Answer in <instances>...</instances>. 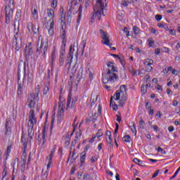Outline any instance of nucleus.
<instances>
[{
	"label": "nucleus",
	"mask_w": 180,
	"mask_h": 180,
	"mask_svg": "<svg viewBox=\"0 0 180 180\" xmlns=\"http://www.w3.org/2000/svg\"><path fill=\"white\" fill-rule=\"evenodd\" d=\"M108 72L105 75V76H103V84H113L115 81H117L119 77H117V75H116L115 72H117V70L115 68V65H113V63L108 62L107 63Z\"/></svg>",
	"instance_id": "1"
},
{
	"label": "nucleus",
	"mask_w": 180,
	"mask_h": 180,
	"mask_svg": "<svg viewBox=\"0 0 180 180\" xmlns=\"http://www.w3.org/2000/svg\"><path fill=\"white\" fill-rule=\"evenodd\" d=\"M103 0H97L96 6H94V13L91 19H96L98 18V20H101V16L102 15L105 16V13H103V10L105 9V4L102 1Z\"/></svg>",
	"instance_id": "2"
},
{
	"label": "nucleus",
	"mask_w": 180,
	"mask_h": 180,
	"mask_svg": "<svg viewBox=\"0 0 180 180\" xmlns=\"http://www.w3.org/2000/svg\"><path fill=\"white\" fill-rule=\"evenodd\" d=\"M14 9H15V0H11L10 4L5 6L6 25H9V23H11V19L13 18Z\"/></svg>",
	"instance_id": "3"
},
{
	"label": "nucleus",
	"mask_w": 180,
	"mask_h": 180,
	"mask_svg": "<svg viewBox=\"0 0 180 180\" xmlns=\"http://www.w3.org/2000/svg\"><path fill=\"white\" fill-rule=\"evenodd\" d=\"M41 37V36L39 37L37 46H39V43H41V44L40 46L37 48V53H41L42 54L43 58H46V53L49 49V43L43 42V40L40 41Z\"/></svg>",
	"instance_id": "4"
},
{
	"label": "nucleus",
	"mask_w": 180,
	"mask_h": 180,
	"mask_svg": "<svg viewBox=\"0 0 180 180\" xmlns=\"http://www.w3.org/2000/svg\"><path fill=\"white\" fill-rule=\"evenodd\" d=\"M47 13H48V16L49 18H50V19L49 20V22H50V27L49 30V34H53V29H54V10L52 8H48L47 9Z\"/></svg>",
	"instance_id": "5"
},
{
	"label": "nucleus",
	"mask_w": 180,
	"mask_h": 180,
	"mask_svg": "<svg viewBox=\"0 0 180 180\" xmlns=\"http://www.w3.org/2000/svg\"><path fill=\"white\" fill-rule=\"evenodd\" d=\"M18 88L17 90V96L20 99V98H22V95H23V83L20 82V64L18 65Z\"/></svg>",
	"instance_id": "6"
},
{
	"label": "nucleus",
	"mask_w": 180,
	"mask_h": 180,
	"mask_svg": "<svg viewBox=\"0 0 180 180\" xmlns=\"http://www.w3.org/2000/svg\"><path fill=\"white\" fill-rule=\"evenodd\" d=\"M26 65H27L26 61H24V76L22 82L23 85H25L26 79L27 81V84H32L33 82V74H32L29 70H27V72H26Z\"/></svg>",
	"instance_id": "7"
},
{
	"label": "nucleus",
	"mask_w": 180,
	"mask_h": 180,
	"mask_svg": "<svg viewBox=\"0 0 180 180\" xmlns=\"http://www.w3.org/2000/svg\"><path fill=\"white\" fill-rule=\"evenodd\" d=\"M65 46H67V42H62L59 56V67H63L64 61H65Z\"/></svg>",
	"instance_id": "8"
},
{
	"label": "nucleus",
	"mask_w": 180,
	"mask_h": 180,
	"mask_svg": "<svg viewBox=\"0 0 180 180\" xmlns=\"http://www.w3.org/2000/svg\"><path fill=\"white\" fill-rule=\"evenodd\" d=\"M100 34H101V39H103L102 44L108 46L109 47L112 46V43L109 40V36H108V32L103 31V30H100Z\"/></svg>",
	"instance_id": "9"
},
{
	"label": "nucleus",
	"mask_w": 180,
	"mask_h": 180,
	"mask_svg": "<svg viewBox=\"0 0 180 180\" xmlns=\"http://www.w3.org/2000/svg\"><path fill=\"white\" fill-rule=\"evenodd\" d=\"M24 54L25 58V62L27 65V57H32L33 56V46H32V43L28 44V46H26L24 50Z\"/></svg>",
	"instance_id": "10"
},
{
	"label": "nucleus",
	"mask_w": 180,
	"mask_h": 180,
	"mask_svg": "<svg viewBox=\"0 0 180 180\" xmlns=\"http://www.w3.org/2000/svg\"><path fill=\"white\" fill-rule=\"evenodd\" d=\"M39 94H40V87L38 85L35 88V93H31L28 96V99H30V101H34L35 102H36V101H39Z\"/></svg>",
	"instance_id": "11"
},
{
	"label": "nucleus",
	"mask_w": 180,
	"mask_h": 180,
	"mask_svg": "<svg viewBox=\"0 0 180 180\" xmlns=\"http://www.w3.org/2000/svg\"><path fill=\"white\" fill-rule=\"evenodd\" d=\"M74 47H75L74 45H70V46L69 53L66 60V65H68V64H70V63L72 61L74 52L75 51V49Z\"/></svg>",
	"instance_id": "12"
},
{
	"label": "nucleus",
	"mask_w": 180,
	"mask_h": 180,
	"mask_svg": "<svg viewBox=\"0 0 180 180\" xmlns=\"http://www.w3.org/2000/svg\"><path fill=\"white\" fill-rule=\"evenodd\" d=\"M60 36L62 37V43H67V39L65 37H67V35L65 34V21L64 20H62V22H60Z\"/></svg>",
	"instance_id": "13"
},
{
	"label": "nucleus",
	"mask_w": 180,
	"mask_h": 180,
	"mask_svg": "<svg viewBox=\"0 0 180 180\" xmlns=\"http://www.w3.org/2000/svg\"><path fill=\"white\" fill-rule=\"evenodd\" d=\"M126 92L127 89L126 88V85H121L120 87V90H117L115 94H114L115 101H120V93Z\"/></svg>",
	"instance_id": "14"
},
{
	"label": "nucleus",
	"mask_w": 180,
	"mask_h": 180,
	"mask_svg": "<svg viewBox=\"0 0 180 180\" xmlns=\"http://www.w3.org/2000/svg\"><path fill=\"white\" fill-rule=\"evenodd\" d=\"M11 127H12V122L9 118H7L5 123V136H8L11 133Z\"/></svg>",
	"instance_id": "15"
},
{
	"label": "nucleus",
	"mask_w": 180,
	"mask_h": 180,
	"mask_svg": "<svg viewBox=\"0 0 180 180\" xmlns=\"http://www.w3.org/2000/svg\"><path fill=\"white\" fill-rule=\"evenodd\" d=\"M29 122H30V124H36V123H37V120H36V117H34V110H31L30 111Z\"/></svg>",
	"instance_id": "16"
},
{
	"label": "nucleus",
	"mask_w": 180,
	"mask_h": 180,
	"mask_svg": "<svg viewBox=\"0 0 180 180\" xmlns=\"http://www.w3.org/2000/svg\"><path fill=\"white\" fill-rule=\"evenodd\" d=\"M54 153H56V150L52 149V150L51 151V154L49 155V157H47V160H48L47 169H49V168L51 167V162H53V157H54Z\"/></svg>",
	"instance_id": "17"
},
{
	"label": "nucleus",
	"mask_w": 180,
	"mask_h": 180,
	"mask_svg": "<svg viewBox=\"0 0 180 180\" xmlns=\"http://www.w3.org/2000/svg\"><path fill=\"white\" fill-rule=\"evenodd\" d=\"M34 124H30L29 125V129H28V136L30 139V140L33 139V136H34Z\"/></svg>",
	"instance_id": "18"
},
{
	"label": "nucleus",
	"mask_w": 180,
	"mask_h": 180,
	"mask_svg": "<svg viewBox=\"0 0 180 180\" xmlns=\"http://www.w3.org/2000/svg\"><path fill=\"white\" fill-rule=\"evenodd\" d=\"M13 47L15 48L16 51H19L22 48V41H13Z\"/></svg>",
	"instance_id": "19"
},
{
	"label": "nucleus",
	"mask_w": 180,
	"mask_h": 180,
	"mask_svg": "<svg viewBox=\"0 0 180 180\" xmlns=\"http://www.w3.org/2000/svg\"><path fill=\"white\" fill-rule=\"evenodd\" d=\"M22 16V11L20 9H18L15 13V18L14 19V27L16 26V22H19Z\"/></svg>",
	"instance_id": "20"
},
{
	"label": "nucleus",
	"mask_w": 180,
	"mask_h": 180,
	"mask_svg": "<svg viewBox=\"0 0 180 180\" xmlns=\"http://www.w3.org/2000/svg\"><path fill=\"white\" fill-rule=\"evenodd\" d=\"M86 158V153L85 150L80 154V167H84L85 164V160Z\"/></svg>",
	"instance_id": "21"
},
{
	"label": "nucleus",
	"mask_w": 180,
	"mask_h": 180,
	"mask_svg": "<svg viewBox=\"0 0 180 180\" xmlns=\"http://www.w3.org/2000/svg\"><path fill=\"white\" fill-rule=\"evenodd\" d=\"M20 141L23 144L24 152H26V148H27V139H26V136L25 135V134H22Z\"/></svg>",
	"instance_id": "22"
},
{
	"label": "nucleus",
	"mask_w": 180,
	"mask_h": 180,
	"mask_svg": "<svg viewBox=\"0 0 180 180\" xmlns=\"http://www.w3.org/2000/svg\"><path fill=\"white\" fill-rule=\"evenodd\" d=\"M76 13H78L77 23H79V22H81V18L82 16V5L79 6V7L77 11L76 12Z\"/></svg>",
	"instance_id": "23"
},
{
	"label": "nucleus",
	"mask_w": 180,
	"mask_h": 180,
	"mask_svg": "<svg viewBox=\"0 0 180 180\" xmlns=\"http://www.w3.org/2000/svg\"><path fill=\"white\" fill-rule=\"evenodd\" d=\"M27 105L29 106L30 109L33 110L34 109V106H36V101L33 100L27 99Z\"/></svg>",
	"instance_id": "24"
},
{
	"label": "nucleus",
	"mask_w": 180,
	"mask_h": 180,
	"mask_svg": "<svg viewBox=\"0 0 180 180\" xmlns=\"http://www.w3.org/2000/svg\"><path fill=\"white\" fill-rule=\"evenodd\" d=\"M72 11H74V8H72V6H70L69 10L68 11V13H67L68 22H71V20H72Z\"/></svg>",
	"instance_id": "25"
},
{
	"label": "nucleus",
	"mask_w": 180,
	"mask_h": 180,
	"mask_svg": "<svg viewBox=\"0 0 180 180\" xmlns=\"http://www.w3.org/2000/svg\"><path fill=\"white\" fill-rule=\"evenodd\" d=\"M32 18H34V20H37L39 15H37V8L34 7L31 8Z\"/></svg>",
	"instance_id": "26"
},
{
	"label": "nucleus",
	"mask_w": 180,
	"mask_h": 180,
	"mask_svg": "<svg viewBox=\"0 0 180 180\" xmlns=\"http://www.w3.org/2000/svg\"><path fill=\"white\" fill-rule=\"evenodd\" d=\"M13 41H22V36L19 31H18L14 35V39Z\"/></svg>",
	"instance_id": "27"
},
{
	"label": "nucleus",
	"mask_w": 180,
	"mask_h": 180,
	"mask_svg": "<svg viewBox=\"0 0 180 180\" xmlns=\"http://www.w3.org/2000/svg\"><path fill=\"white\" fill-rule=\"evenodd\" d=\"M86 72L89 75V79L92 81L94 79V71L91 70V68H88L86 70Z\"/></svg>",
	"instance_id": "28"
},
{
	"label": "nucleus",
	"mask_w": 180,
	"mask_h": 180,
	"mask_svg": "<svg viewBox=\"0 0 180 180\" xmlns=\"http://www.w3.org/2000/svg\"><path fill=\"white\" fill-rule=\"evenodd\" d=\"M27 29L29 32H33L34 34H37V31L34 30V25L32 22L28 24Z\"/></svg>",
	"instance_id": "29"
},
{
	"label": "nucleus",
	"mask_w": 180,
	"mask_h": 180,
	"mask_svg": "<svg viewBox=\"0 0 180 180\" xmlns=\"http://www.w3.org/2000/svg\"><path fill=\"white\" fill-rule=\"evenodd\" d=\"M57 51H56V48L53 49L51 53V63L53 64L54 61H56V56Z\"/></svg>",
	"instance_id": "30"
},
{
	"label": "nucleus",
	"mask_w": 180,
	"mask_h": 180,
	"mask_svg": "<svg viewBox=\"0 0 180 180\" xmlns=\"http://www.w3.org/2000/svg\"><path fill=\"white\" fill-rule=\"evenodd\" d=\"M144 65H146V67L147 65H153V64H154V60H153V59H146L144 62H143Z\"/></svg>",
	"instance_id": "31"
},
{
	"label": "nucleus",
	"mask_w": 180,
	"mask_h": 180,
	"mask_svg": "<svg viewBox=\"0 0 180 180\" xmlns=\"http://www.w3.org/2000/svg\"><path fill=\"white\" fill-rule=\"evenodd\" d=\"M131 124H132V127H129L131 129V131H132V133H134V136H136L137 130L136 129V124H134V122H132Z\"/></svg>",
	"instance_id": "32"
},
{
	"label": "nucleus",
	"mask_w": 180,
	"mask_h": 180,
	"mask_svg": "<svg viewBox=\"0 0 180 180\" xmlns=\"http://www.w3.org/2000/svg\"><path fill=\"white\" fill-rule=\"evenodd\" d=\"M57 117H58V123H61V122H63V118L64 117V114L58 112Z\"/></svg>",
	"instance_id": "33"
},
{
	"label": "nucleus",
	"mask_w": 180,
	"mask_h": 180,
	"mask_svg": "<svg viewBox=\"0 0 180 180\" xmlns=\"http://www.w3.org/2000/svg\"><path fill=\"white\" fill-rule=\"evenodd\" d=\"M123 141H125V143H130V141H131V138H130L129 135H125L123 138H122Z\"/></svg>",
	"instance_id": "34"
},
{
	"label": "nucleus",
	"mask_w": 180,
	"mask_h": 180,
	"mask_svg": "<svg viewBox=\"0 0 180 180\" xmlns=\"http://www.w3.org/2000/svg\"><path fill=\"white\" fill-rule=\"evenodd\" d=\"M117 133H119V124L117 122L115 123V129L114 133V137L116 139L117 137Z\"/></svg>",
	"instance_id": "35"
},
{
	"label": "nucleus",
	"mask_w": 180,
	"mask_h": 180,
	"mask_svg": "<svg viewBox=\"0 0 180 180\" xmlns=\"http://www.w3.org/2000/svg\"><path fill=\"white\" fill-rule=\"evenodd\" d=\"M27 157V154L26 153V152H23V153L21 155L22 162H24V163L26 162Z\"/></svg>",
	"instance_id": "36"
},
{
	"label": "nucleus",
	"mask_w": 180,
	"mask_h": 180,
	"mask_svg": "<svg viewBox=\"0 0 180 180\" xmlns=\"http://www.w3.org/2000/svg\"><path fill=\"white\" fill-rule=\"evenodd\" d=\"M82 71H84V69L82 68H80L79 70V72H77V79H81V78H82Z\"/></svg>",
	"instance_id": "37"
},
{
	"label": "nucleus",
	"mask_w": 180,
	"mask_h": 180,
	"mask_svg": "<svg viewBox=\"0 0 180 180\" xmlns=\"http://www.w3.org/2000/svg\"><path fill=\"white\" fill-rule=\"evenodd\" d=\"M59 108H62L63 105H64V99H63V96H59Z\"/></svg>",
	"instance_id": "38"
},
{
	"label": "nucleus",
	"mask_w": 180,
	"mask_h": 180,
	"mask_svg": "<svg viewBox=\"0 0 180 180\" xmlns=\"http://www.w3.org/2000/svg\"><path fill=\"white\" fill-rule=\"evenodd\" d=\"M92 179V177H91V174H85L83 176V180H91Z\"/></svg>",
	"instance_id": "39"
},
{
	"label": "nucleus",
	"mask_w": 180,
	"mask_h": 180,
	"mask_svg": "<svg viewBox=\"0 0 180 180\" xmlns=\"http://www.w3.org/2000/svg\"><path fill=\"white\" fill-rule=\"evenodd\" d=\"M102 136H103V131H102V129H99L96 134V137H98V139H99V137H102Z\"/></svg>",
	"instance_id": "40"
},
{
	"label": "nucleus",
	"mask_w": 180,
	"mask_h": 180,
	"mask_svg": "<svg viewBox=\"0 0 180 180\" xmlns=\"http://www.w3.org/2000/svg\"><path fill=\"white\" fill-rule=\"evenodd\" d=\"M139 124H140V129H144L146 127V122L143 120H141L139 121Z\"/></svg>",
	"instance_id": "41"
},
{
	"label": "nucleus",
	"mask_w": 180,
	"mask_h": 180,
	"mask_svg": "<svg viewBox=\"0 0 180 180\" xmlns=\"http://www.w3.org/2000/svg\"><path fill=\"white\" fill-rule=\"evenodd\" d=\"M42 139V144L44 145L46 144V131L44 129L43 130Z\"/></svg>",
	"instance_id": "42"
},
{
	"label": "nucleus",
	"mask_w": 180,
	"mask_h": 180,
	"mask_svg": "<svg viewBox=\"0 0 180 180\" xmlns=\"http://www.w3.org/2000/svg\"><path fill=\"white\" fill-rule=\"evenodd\" d=\"M141 94H143L147 93V88L146 87V86H144V85L141 86Z\"/></svg>",
	"instance_id": "43"
},
{
	"label": "nucleus",
	"mask_w": 180,
	"mask_h": 180,
	"mask_svg": "<svg viewBox=\"0 0 180 180\" xmlns=\"http://www.w3.org/2000/svg\"><path fill=\"white\" fill-rule=\"evenodd\" d=\"M51 6L53 8V9H56V8H57V0H53Z\"/></svg>",
	"instance_id": "44"
},
{
	"label": "nucleus",
	"mask_w": 180,
	"mask_h": 180,
	"mask_svg": "<svg viewBox=\"0 0 180 180\" xmlns=\"http://www.w3.org/2000/svg\"><path fill=\"white\" fill-rule=\"evenodd\" d=\"M145 68L147 72H151V71H153V68L151 67V65H148L147 66H146Z\"/></svg>",
	"instance_id": "45"
},
{
	"label": "nucleus",
	"mask_w": 180,
	"mask_h": 180,
	"mask_svg": "<svg viewBox=\"0 0 180 180\" xmlns=\"http://www.w3.org/2000/svg\"><path fill=\"white\" fill-rule=\"evenodd\" d=\"M70 141H71V139L68 136V138L66 139V141H65V147H68L70 146Z\"/></svg>",
	"instance_id": "46"
},
{
	"label": "nucleus",
	"mask_w": 180,
	"mask_h": 180,
	"mask_svg": "<svg viewBox=\"0 0 180 180\" xmlns=\"http://www.w3.org/2000/svg\"><path fill=\"white\" fill-rule=\"evenodd\" d=\"M77 141H78V136H75L74 141H72V147H75L76 144H77Z\"/></svg>",
	"instance_id": "47"
},
{
	"label": "nucleus",
	"mask_w": 180,
	"mask_h": 180,
	"mask_svg": "<svg viewBox=\"0 0 180 180\" xmlns=\"http://www.w3.org/2000/svg\"><path fill=\"white\" fill-rule=\"evenodd\" d=\"M105 136L108 139H112V132L109 130H107L106 132H105Z\"/></svg>",
	"instance_id": "48"
},
{
	"label": "nucleus",
	"mask_w": 180,
	"mask_h": 180,
	"mask_svg": "<svg viewBox=\"0 0 180 180\" xmlns=\"http://www.w3.org/2000/svg\"><path fill=\"white\" fill-rule=\"evenodd\" d=\"M49 88L47 86L44 87V95H47L49 94Z\"/></svg>",
	"instance_id": "49"
},
{
	"label": "nucleus",
	"mask_w": 180,
	"mask_h": 180,
	"mask_svg": "<svg viewBox=\"0 0 180 180\" xmlns=\"http://www.w3.org/2000/svg\"><path fill=\"white\" fill-rule=\"evenodd\" d=\"M120 77L122 79H126L127 78V76L126 75V73L124 72H122L120 73Z\"/></svg>",
	"instance_id": "50"
},
{
	"label": "nucleus",
	"mask_w": 180,
	"mask_h": 180,
	"mask_svg": "<svg viewBox=\"0 0 180 180\" xmlns=\"http://www.w3.org/2000/svg\"><path fill=\"white\" fill-rule=\"evenodd\" d=\"M132 75H134V77H137V75H140V71L137 70H133Z\"/></svg>",
	"instance_id": "51"
},
{
	"label": "nucleus",
	"mask_w": 180,
	"mask_h": 180,
	"mask_svg": "<svg viewBox=\"0 0 180 180\" xmlns=\"http://www.w3.org/2000/svg\"><path fill=\"white\" fill-rule=\"evenodd\" d=\"M155 20L158 21V22H160V20H161V19H162V15H156L155 16Z\"/></svg>",
	"instance_id": "52"
},
{
	"label": "nucleus",
	"mask_w": 180,
	"mask_h": 180,
	"mask_svg": "<svg viewBox=\"0 0 180 180\" xmlns=\"http://www.w3.org/2000/svg\"><path fill=\"white\" fill-rule=\"evenodd\" d=\"M47 75H48V78H49V79H50L51 77H53V72H51V70L48 69Z\"/></svg>",
	"instance_id": "53"
},
{
	"label": "nucleus",
	"mask_w": 180,
	"mask_h": 180,
	"mask_svg": "<svg viewBox=\"0 0 180 180\" xmlns=\"http://www.w3.org/2000/svg\"><path fill=\"white\" fill-rule=\"evenodd\" d=\"M70 103H71V96H68L67 101V108L70 107Z\"/></svg>",
	"instance_id": "54"
},
{
	"label": "nucleus",
	"mask_w": 180,
	"mask_h": 180,
	"mask_svg": "<svg viewBox=\"0 0 180 180\" xmlns=\"http://www.w3.org/2000/svg\"><path fill=\"white\" fill-rule=\"evenodd\" d=\"M134 162H135V164L139 163V165H141L140 164V162H141V160H140V159H139V158H135L134 159Z\"/></svg>",
	"instance_id": "55"
},
{
	"label": "nucleus",
	"mask_w": 180,
	"mask_h": 180,
	"mask_svg": "<svg viewBox=\"0 0 180 180\" xmlns=\"http://www.w3.org/2000/svg\"><path fill=\"white\" fill-rule=\"evenodd\" d=\"M162 29H165V30H169V27H168V25H167V23L163 24Z\"/></svg>",
	"instance_id": "56"
},
{
	"label": "nucleus",
	"mask_w": 180,
	"mask_h": 180,
	"mask_svg": "<svg viewBox=\"0 0 180 180\" xmlns=\"http://www.w3.org/2000/svg\"><path fill=\"white\" fill-rule=\"evenodd\" d=\"M133 30H134V33H139V27H138L137 26H134V27H133Z\"/></svg>",
	"instance_id": "57"
},
{
	"label": "nucleus",
	"mask_w": 180,
	"mask_h": 180,
	"mask_svg": "<svg viewBox=\"0 0 180 180\" xmlns=\"http://www.w3.org/2000/svg\"><path fill=\"white\" fill-rule=\"evenodd\" d=\"M146 108L147 110H150L151 109V105H150L148 102L146 103Z\"/></svg>",
	"instance_id": "58"
},
{
	"label": "nucleus",
	"mask_w": 180,
	"mask_h": 180,
	"mask_svg": "<svg viewBox=\"0 0 180 180\" xmlns=\"http://www.w3.org/2000/svg\"><path fill=\"white\" fill-rule=\"evenodd\" d=\"M118 59L120 60V63L122 64V65H123V64H124V60L123 59V57H119Z\"/></svg>",
	"instance_id": "59"
},
{
	"label": "nucleus",
	"mask_w": 180,
	"mask_h": 180,
	"mask_svg": "<svg viewBox=\"0 0 180 180\" xmlns=\"http://www.w3.org/2000/svg\"><path fill=\"white\" fill-rule=\"evenodd\" d=\"M150 32L151 33H153V34H157V33H158V31H157L154 28H151L150 29Z\"/></svg>",
	"instance_id": "60"
},
{
	"label": "nucleus",
	"mask_w": 180,
	"mask_h": 180,
	"mask_svg": "<svg viewBox=\"0 0 180 180\" xmlns=\"http://www.w3.org/2000/svg\"><path fill=\"white\" fill-rule=\"evenodd\" d=\"M159 172H160V170H157V171L153 174L152 178H155L156 176H158Z\"/></svg>",
	"instance_id": "61"
},
{
	"label": "nucleus",
	"mask_w": 180,
	"mask_h": 180,
	"mask_svg": "<svg viewBox=\"0 0 180 180\" xmlns=\"http://www.w3.org/2000/svg\"><path fill=\"white\" fill-rule=\"evenodd\" d=\"M168 130H169V131H170V132L174 131V127H173V126L169 127Z\"/></svg>",
	"instance_id": "62"
},
{
	"label": "nucleus",
	"mask_w": 180,
	"mask_h": 180,
	"mask_svg": "<svg viewBox=\"0 0 180 180\" xmlns=\"http://www.w3.org/2000/svg\"><path fill=\"white\" fill-rule=\"evenodd\" d=\"M169 33L172 34V36H174L175 34V30H170Z\"/></svg>",
	"instance_id": "63"
},
{
	"label": "nucleus",
	"mask_w": 180,
	"mask_h": 180,
	"mask_svg": "<svg viewBox=\"0 0 180 180\" xmlns=\"http://www.w3.org/2000/svg\"><path fill=\"white\" fill-rule=\"evenodd\" d=\"M153 130H155V131H157L159 128H158V126H157V125H153Z\"/></svg>",
	"instance_id": "64"
}]
</instances>
